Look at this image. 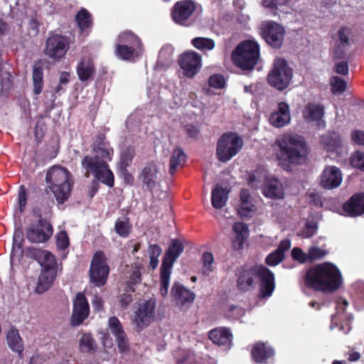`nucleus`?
Returning a JSON list of instances; mask_svg holds the SVG:
<instances>
[{
  "mask_svg": "<svg viewBox=\"0 0 364 364\" xmlns=\"http://www.w3.org/2000/svg\"><path fill=\"white\" fill-rule=\"evenodd\" d=\"M18 200L19 212L21 213L24 210L27 202L26 190L23 186L18 190Z\"/></svg>",
  "mask_w": 364,
  "mask_h": 364,
  "instance_id": "obj_60",
  "label": "nucleus"
},
{
  "mask_svg": "<svg viewBox=\"0 0 364 364\" xmlns=\"http://www.w3.org/2000/svg\"><path fill=\"white\" fill-rule=\"evenodd\" d=\"M231 57L237 67L242 70H251L259 60V44L254 41H245L233 50Z\"/></svg>",
  "mask_w": 364,
  "mask_h": 364,
  "instance_id": "obj_7",
  "label": "nucleus"
},
{
  "mask_svg": "<svg viewBox=\"0 0 364 364\" xmlns=\"http://www.w3.org/2000/svg\"><path fill=\"white\" fill-rule=\"evenodd\" d=\"M208 84L215 89H222L225 85V80L223 75L215 74L209 77Z\"/></svg>",
  "mask_w": 364,
  "mask_h": 364,
  "instance_id": "obj_54",
  "label": "nucleus"
},
{
  "mask_svg": "<svg viewBox=\"0 0 364 364\" xmlns=\"http://www.w3.org/2000/svg\"><path fill=\"white\" fill-rule=\"evenodd\" d=\"M56 245L60 250H65L69 245V238L67 233L64 231H60L56 235Z\"/></svg>",
  "mask_w": 364,
  "mask_h": 364,
  "instance_id": "obj_57",
  "label": "nucleus"
},
{
  "mask_svg": "<svg viewBox=\"0 0 364 364\" xmlns=\"http://www.w3.org/2000/svg\"><path fill=\"white\" fill-rule=\"evenodd\" d=\"M243 146V139L235 132L223 134L218 139L216 156L221 162H228L236 156Z\"/></svg>",
  "mask_w": 364,
  "mask_h": 364,
  "instance_id": "obj_8",
  "label": "nucleus"
},
{
  "mask_svg": "<svg viewBox=\"0 0 364 364\" xmlns=\"http://www.w3.org/2000/svg\"><path fill=\"white\" fill-rule=\"evenodd\" d=\"M274 355V350L267 343L258 342L253 346L252 349V358L257 363H265Z\"/></svg>",
  "mask_w": 364,
  "mask_h": 364,
  "instance_id": "obj_29",
  "label": "nucleus"
},
{
  "mask_svg": "<svg viewBox=\"0 0 364 364\" xmlns=\"http://www.w3.org/2000/svg\"><path fill=\"white\" fill-rule=\"evenodd\" d=\"M343 210L347 216H358L364 214V194L353 195L343 205Z\"/></svg>",
  "mask_w": 364,
  "mask_h": 364,
  "instance_id": "obj_24",
  "label": "nucleus"
},
{
  "mask_svg": "<svg viewBox=\"0 0 364 364\" xmlns=\"http://www.w3.org/2000/svg\"><path fill=\"white\" fill-rule=\"evenodd\" d=\"M229 191L220 185L215 186L211 193V204L215 209H221L226 205Z\"/></svg>",
  "mask_w": 364,
  "mask_h": 364,
  "instance_id": "obj_35",
  "label": "nucleus"
},
{
  "mask_svg": "<svg viewBox=\"0 0 364 364\" xmlns=\"http://www.w3.org/2000/svg\"><path fill=\"white\" fill-rule=\"evenodd\" d=\"M6 340L9 348L13 351L16 352L19 355H21L23 350V346L22 339L16 328H11L9 331Z\"/></svg>",
  "mask_w": 364,
  "mask_h": 364,
  "instance_id": "obj_38",
  "label": "nucleus"
},
{
  "mask_svg": "<svg viewBox=\"0 0 364 364\" xmlns=\"http://www.w3.org/2000/svg\"><path fill=\"white\" fill-rule=\"evenodd\" d=\"M38 262L42 267V270H56V261L54 255L47 250H39L36 252Z\"/></svg>",
  "mask_w": 364,
  "mask_h": 364,
  "instance_id": "obj_37",
  "label": "nucleus"
},
{
  "mask_svg": "<svg viewBox=\"0 0 364 364\" xmlns=\"http://www.w3.org/2000/svg\"><path fill=\"white\" fill-rule=\"evenodd\" d=\"M265 41L274 48H280L284 41V29L274 22H268L265 24L262 31Z\"/></svg>",
  "mask_w": 364,
  "mask_h": 364,
  "instance_id": "obj_17",
  "label": "nucleus"
},
{
  "mask_svg": "<svg viewBox=\"0 0 364 364\" xmlns=\"http://www.w3.org/2000/svg\"><path fill=\"white\" fill-rule=\"evenodd\" d=\"M115 53L117 56L122 60L133 61L141 55V49L127 46L124 44H117Z\"/></svg>",
  "mask_w": 364,
  "mask_h": 364,
  "instance_id": "obj_36",
  "label": "nucleus"
},
{
  "mask_svg": "<svg viewBox=\"0 0 364 364\" xmlns=\"http://www.w3.org/2000/svg\"><path fill=\"white\" fill-rule=\"evenodd\" d=\"M185 158L186 155L183 149L179 147L173 149L170 159L169 173L171 174H173L178 168L183 165Z\"/></svg>",
  "mask_w": 364,
  "mask_h": 364,
  "instance_id": "obj_40",
  "label": "nucleus"
},
{
  "mask_svg": "<svg viewBox=\"0 0 364 364\" xmlns=\"http://www.w3.org/2000/svg\"><path fill=\"white\" fill-rule=\"evenodd\" d=\"M209 338L215 344L229 347L232 336L228 328H218L210 331Z\"/></svg>",
  "mask_w": 364,
  "mask_h": 364,
  "instance_id": "obj_33",
  "label": "nucleus"
},
{
  "mask_svg": "<svg viewBox=\"0 0 364 364\" xmlns=\"http://www.w3.org/2000/svg\"><path fill=\"white\" fill-rule=\"evenodd\" d=\"M275 144L278 147L277 159L284 169H288L290 164H299L306 161L308 150L302 136L286 134L277 138Z\"/></svg>",
  "mask_w": 364,
  "mask_h": 364,
  "instance_id": "obj_3",
  "label": "nucleus"
},
{
  "mask_svg": "<svg viewBox=\"0 0 364 364\" xmlns=\"http://www.w3.org/2000/svg\"><path fill=\"white\" fill-rule=\"evenodd\" d=\"M155 309V299H151L139 304L137 309L134 311L132 320L137 331H141L154 320Z\"/></svg>",
  "mask_w": 364,
  "mask_h": 364,
  "instance_id": "obj_11",
  "label": "nucleus"
},
{
  "mask_svg": "<svg viewBox=\"0 0 364 364\" xmlns=\"http://www.w3.org/2000/svg\"><path fill=\"white\" fill-rule=\"evenodd\" d=\"M33 92L39 95L43 90V72L41 67L34 66L33 69Z\"/></svg>",
  "mask_w": 364,
  "mask_h": 364,
  "instance_id": "obj_44",
  "label": "nucleus"
},
{
  "mask_svg": "<svg viewBox=\"0 0 364 364\" xmlns=\"http://www.w3.org/2000/svg\"><path fill=\"white\" fill-rule=\"evenodd\" d=\"M237 287L242 291H248L255 285L257 278L260 279L259 297L266 299L272 296L274 288V277L264 266L242 267L238 270Z\"/></svg>",
  "mask_w": 364,
  "mask_h": 364,
  "instance_id": "obj_4",
  "label": "nucleus"
},
{
  "mask_svg": "<svg viewBox=\"0 0 364 364\" xmlns=\"http://www.w3.org/2000/svg\"><path fill=\"white\" fill-rule=\"evenodd\" d=\"M124 44L127 46L135 47L141 49V43L139 38L129 31H125L119 35L117 43Z\"/></svg>",
  "mask_w": 364,
  "mask_h": 364,
  "instance_id": "obj_41",
  "label": "nucleus"
},
{
  "mask_svg": "<svg viewBox=\"0 0 364 364\" xmlns=\"http://www.w3.org/2000/svg\"><path fill=\"white\" fill-rule=\"evenodd\" d=\"M192 45L200 50H211L215 47V42L210 38L197 37L192 40Z\"/></svg>",
  "mask_w": 364,
  "mask_h": 364,
  "instance_id": "obj_46",
  "label": "nucleus"
},
{
  "mask_svg": "<svg viewBox=\"0 0 364 364\" xmlns=\"http://www.w3.org/2000/svg\"><path fill=\"white\" fill-rule=\"evenodd\" d=\"M69 48V42L66 38L60 35H53L46 41L45 53L53 60H60L66 53Z\"/></svg>",
  "mask_w": 364,
  "mask_h": 364,
  "instance_id": "obj_13",
  "label": "nucleus"
},
{
  "mask_svg": "<svg viewBox=\"0 0 364 364\" xmlns=\"http://www.w3.org/2000/svg\"><path fill=\"white\" fill-rule=\"evenodd\" d=\"M292 77L293 71L287 62L282 58H277L268 75L267 82L270 86L282 91L290 85Z\"/></svg>",
  "mask_w": 364,
  "mask_h": 364,
  "instance_id": "obj_9",
  "label": "nucleus"
},
{
  "mask_svg": "<svg viewBox=\"0 0 364 364\" xmlns=\"http://www.w3.org/2000/svg\"><path fill=\"white\" fill-rule=\"evenodd\" d=\"M134 156V149L132 147L125 148L122 151L119 166L122 169H125Z\"/></svg>",
  "mask_w": 364,
  "mask_h": 364,
  "instance_id": "obj_52",
  "label": "nucleus"
},
{
  "mask_svg": "<svg viewBox=\"0 0 364 364\" xmlns=\"http://www.w3.org/2000/svg\"><path fill=\"white\" fill-rule=\"evenodd\" d=\"M57 270L45 269L42 270L38 277L36 291L38 294H43L48 291L52 286L55 277Z\"/></svg>",
  "mask_w": 364,
  "mask_h": 364,
  "instance_id": "obj_31",
  "label": "nucleus"
},
{
  "mask_svg": "<svg viewBox=\"0 0 364 364\" xmlns=\"http://www.w3.org/2000/svg\"><path fill=\"white\" fill-rule=\"evenodd\" d=\"M245 314V311L242 308L239 306H231L227 316L234 319H239Z\"/></svg>",
  "mask_w": 364,
  "mask_h": 364,
  "instance_id": "obj_61",
  "label": "nucleus"
},
{
  "mask_svg": "<svg viewBox=\"0 0 364 364\" xmlns=\"http://www.w3.org/2000/svg\"><path fill=\"white\" fill-rule=\"evenodd\" d=\"M108 327L112 334L115 337L119 349L121 351L126 350L128 348V342L119 318L116 316H111L108 319Z\"/></svg>",
  "mask_w": 364,
  "mask_h": 364,
  "instance_id": "obj_22",
  "label": "nucleus"
},
{
  "mask_svg": "<svg viewBox=\"0 0 364 364\" xmlns=\"http://www.w3.org/2000/svg\"><path fill=\"white\" fill-rule=\"evenodd\" d=\"M109 270L105 254L100 251L97 252L90 264V282L98 287L104 286L107 281Z\"/></svg>",
  "mask_w": 364,
  "mask_h": 364,
  "instance_id": "obj_10",
  "label": "nucleus"
},
{
  "mask_svg": "<svg viewBox=\"0 0 364 364\" xmlns=\"http://www.w3.org/2000/svg\"><path fill=\"white\" fill-rule=\"evenodd\" d=\"M132 230V224L127 218H118L114 224L116 233L122 237H127Z\"/></svg>",
  "mask_w": 364,
  "mask_h": 364,
  "instance_id": "obj_43",
  "label": "nucleus"
},
{
  "mask_svg": "<svg viewBox=\"0 0 364 364\" xmlns=\"http://www.w3.org/2000/svg\"><path fill=\"white\" fill-rule=\"evenodd\" d=\"M290 121L291 114L289 105L284 102L278 103L277 108L269 116L270 124L276 128H281L289 124Z\"/></svg>",
  "mask_w": 364,
  "mask_h": 364,
  "instance_id": "obj_20",
  "label": "nucleus"
},
{
  "mask_svg": "<svg viewBox=\"0 0 364 364\" xmlns=\"http://www.w3.org/2000/svg\"><path fill=\"white\" fill-rule=\"evenodd\" d=\"M330 85L331 92L335 95L341 94L345 92L347 86L346 82L337 76H334L331 79Z\"/></svg>",
  "mask_w": 364,
  "mask_h": 364,
  "instance_id": "obj_49",
  "label": "nucleus"
},
{
  "mask_svg": "<svg viewBox=\"0 0 364 364\" xmlns=\"http://www.w3.org/2000/svg\"><path fill=\"white\" fill-rule=\"evenodd\" d=\"M348 65L345 61L339 62L336 65V72L341 75H348Z\"/></svg>",
  "mask_w": 364,
  "mask_h": 364,
  "instance_id": "obj_64",
  "label": "nucleus"
},
{
  "mask_svg": "<svg viewBox=\"0 0 364 364\" xmlns=\"http://www.w3.org/2000/svg\"><path fill=\"white\" fill-rule=\"evenodd\" d=\"M203 267L202 272L205 275H209L215 269L214 258L212 253L206 252L202 257Z\"/></svg>",
  "mask_w": 364,
  "mask_h": 364,
  "instance_id": "obj_47",
  "label": "nucleus"
},
{
  "mask_svg": "<svg viewBox=\"0 0 364 364\" xmlns=\"http://www.w3.org/2000/svg\"><path fill=\"white\" fill-rule=\"evenodd\" d=\"M171 296L181 309H186L194 301L195 294L182 284L175 282L171 291Z\"/></svg>",
  "mask_w": 364,
  "mask_h": 364,
  "instance_id": "obj_18",
  "label": "nucleus"
},
{
  "mask_svg": "<svg viewBox=\"0 0 364 364\" xmlns=\"http://www.w3.org/2000/svg\"><path fill=\"white\" fill-rule=\"evenodd\" d=\"M144 183L149 189H152L159 182L161 176L159 169L156 163H151L142 171L141 174Z\"/></svg>",
  "mask_w": 364,
  "mask_h": 364,
  "instance_id": "obj_28",
  "label": "nucleus"
},
{
  "mask_svg": "<svg viewBox=\"0 0 364 364\" xmlns=\"http://www.w3.org/2000/svg\"><path fill=\"white\" fill-rule=\"evenodd\" d=\"M317 229V223L314 220H309L306 223L304 229L297 233V235L303 238H309L316 233Z\"/></svg>",
  "mask_w": 364,
  "mask_h": 364,
  "instance_id": "obj_48",
  "label": "nucleus"
},
{
  "mask_svg": "<svg viewBox=\"0 0 364 364\" xmlns=\"http://www.w3.org/2000/svg\"><path fill=\"white\" fill-rule=\"evenodd\" d=\"M141 282V272L139 267L135 265L132 267L130 275L127 280V287L130 291H134L132 286Z\"/></svg>",
  "mask_w": 364,
  "mask_h": 364,
  "instance_id": "obj_51",
  "label": "nucleus"
},
{
  "mask_svg": "<svg viewBox=\"0 0 364 364\" xmlns=\"http://www.w3.org/2000/svg\"><path fill=\"white\" fill-rule=\"evenodd\" d=\"M284 254L279 252L277 250L269 254L266 258V262L270 266H276L284 259Z\"/></svg>",
  "mask_w": 364,
  "mask_h": 364,
  "instance_id": "obj_56",
  "label": "nucleus"
},
{
  "mask_svg": "<svg viewBox=\"0 0 364 364\" xmlns=\"http://www.w3.org/2000/svg\"><path fill=\"white\" fill-rule=\"evenodd\" d=\"M46 181L57 202L63 204L70 197L72 188L71 175L68 169L60 166H52L47 171Z\"/></svg>",
  "mask_w": 364,
  "mask_h": 364,
  "instance_id": "obj_5",
  "label": "nucleus"
},
{
  "mask_svg": "<svg viewBox=\"0 0 364 364\" xmlns=\"http://www.w3.org/2000/svg\"><path fill=\"white\" fill-rule=\"evenodd\" d=\"M96 343L90 333H82L79 338V348L82 353H92L96 350Z\"/></svg>",
  "mask_w": 364,
  "mask_h": 364,
  "instance_id": "obj_39",
  "label": "nucleus"
},
{
  "mask_svg": "<svg viewBox=\"0 0 364 364\" xmlns=\"http://www.w3.org/2000/svg\"><path fill=\"white\" fill-rule=\"evenodd\" d=\"M240 203L237 207V213L242 218H252L256 210V206L247 189H242L240 195Z\"/></svg>",
  "mask_w": 364,
  "mask_h": 364,
  "instance_id": "obj_25",
  "label": "nucleus"
},
{
  "mask_svg": "<svg viewBox=\"0 0 364 364\" xmlns=\"http://www.w3.org/2000/svg\"><path fill=\"white\" fill-rule=\"evenodd\" d=\"M291 256L294 259L299 261L301 263L309 262L308 252L305 253L301 249L294 247L291 250Z\"/></svg>",
  "mask_w": 364,
  "mask_h": 364,
  "instance_id": "obj_58",
  "label": "nucleus"
},
{
  "mask_svg": "<svg viewBox=\"0 0 364 364\" xmlns=\"http://www.w3.org/2000/svg\"><path fill=\"white\" fill-rule=\"evenodd\" d=\"M282 5L279 0H262V6L269 9V11L274 15L277 14L278 6Z\"/></svg>",
  "mask_w": 364,
  "mask_h": 364,
  "instance_id": "obj_59",
  "label": "nucleus"
},
{
  "mask_svg": "<svg viewBox=\"0 0 364 364\" xmlns=\"http://www.w3.org/2000/svg\"><path fill=\"white\" fill-rule=\"evenodd\" d=\"M343 180L341 170L334 166L325 168L321 176V185L326 189H333L338 187Z\"/></svg>",
  "mask_w": 364,
  "mask_h": 364,
  "instance_id": "obj_19",
  "label": "nucleus"
},
{
  "mask_svg": "<svg viewBox=\"0 0 364 364\" xmlns=\"http://www.w3.org/2000/svg\"><path fill=\"white\" fill-rule=\"evenodd\" d=\"M325 114L324 107L318 103L310 102L304 107L302 114L308 122H316L318 125H324L323 117Z\"/></svg>",
  "mask_w": 364,
  "mask_h": 364,
  "instance_id": "obj_23",
  "label": "nucleus"
},
{
  "mask_svg": "<svg viewBox=\"0 0 364 364\" xmlns=\"http://www.w3.org/2000/svg\"><path fill=\"white\" fill-rule=\"evenodd\" d=\"M196 9L191 0H184L177 2L172 11L173 21L178 24H183Z\"/></svg>",
  "mask_w": 364,
  "mask_h": 364,
  "instance_id": "obj_21",
  "label": "nucleus"
},
{
  "mask_svg": "<svg viewBox=\"0 0 364 364\" xmlns=\"http://www.w3.org/2000/svg\"><path fill=\"white\" fill-rule=\"evenodd\" d=\"M328 252L322 247L316 245L311 246L308 251L309 261L312 262L317 259H321L328 255Z\"/></svg>",
  "mask_w": 364,
  "mask_h": 364,
  "instance_id": "obj_50",
  "label": "nucleus"
},
{
  "mask_svg": "<svg viewBox=\"0 0 364 364\" xmlns=\"http://www.w3.org/2000/svg\"><path fill=\"white\" fill-rule=\"evenodd\" d=\"M173 48L171 45H166L161 48L159 53V61L168 62L172 57Z\"/></svg>",
  "mask_w": 364,
  "mask_h": 364,
  "instance_id": "obj_55",
  "label": "nucleus"
},
{
  "mask_svg": "<svg viewBox=\"0 0 364 364\" xmlns=\"http://www.w3.org/2000/svg\"><path fill=\"white\" fill-rule=\"evenodd\" d=\"M350 34V28L347 27L339 28L337 33L339 43L335 46L333 50L335 58H343L346 49L350 46L349 36Z\"/></svg>",
  "mask_w": 364,
  "mask_h": 364,
  "instance_id": "obj_30",
  "label": "nucleus"
},
{
  "mask_svg": "<svg viewBox=\"0 0 364 364\" xmlns=\"http://www.w3.org/2000/svg\"><path fill=\"white\" fill-rule=\"evenodd\" d=\"M178 63L184 75L192 78L200 71L202 67V58L194 51L187 52L180 56Z\"/></svg>",
  "mask_w": 364,
  "mask_h": 364,
  "instance_id": "obj_14",
  "label": "nucleus"
},
{
  "mask_svg": "<svg viewBox=\"0 0 364 364\" xmlns=\"http://www.w3.org/2000/svg\"><path fill=\"white\" fill-rule=\"evenodd\" d=\"M348 302L345 299H340L336 304V313L332 316L331 328H333L339 326V330L343 331L344 333H348L351 328L349 324L352 321L353 316L350 314H344L345 309L348 306Z\"/></svg>",
  "mask_w": 364,
  "mask_h": 364,
  "instance_id": "obj_15",
  "label": "nucleus"
},
{
  "mask_svg": "<svg viewBox=\"0 0 364 364\" xmlns=\"http://www.w3.org/2000/svg\"><path fill=\"white\" fill-rule=\"evenodd\" d=\"M321 142L323 148L330 152L338 153L343 146V140L336 132L328 133L323 135Z\"/></svg>",
  "mask_w": 364,
  "mask_h": 364,
  "instance_id": "obj_32",
  "label": "nucleus"
},
{
  "mask_svg": "<svg viewBox=\"0 0 364 364\" xmlns=\"http://www.w3.org/2000/svg\"><path fill=\"white\" fill-rule=\"evenodd\" d=\"M183 249V245L179 240H172L168 248L165 252L161 266L172 269L174 262L181 255Z\"/></svg>",
  "mask_w": 364,
  "mask_h": 364,
  "instance_id": "obj_26",
  "label": "nucleus"
},
{
  "mask_svg": "<svg viewBox=\"0 0 364 364\" xmlns=\"http://www.w3.org/2000/svg\"><path fill=\"white\" fill-rule=\"evenodd\" d=\"M162 252V249L158 245H151L148 248L149 257L159 258Z\"/></svg>",
  "mask_w": 364,
  "mask_h": 364,
  "instance_id": "obj_63",
  "label": "nucleus"
},
{
  "mask_svg": "<svg viewBox=\"0 0 364 364\" xmlns=\"http://www.w3.org/2000/svg\"><path fill=\"white\" fill-rule=\"evenodd\" d=\"M52 234L51 225L47 220L40 219L28 228L26 237L31 242L41 243L47 241Z\"/></svg>",
  "mask_w": 364,
  "mask_h": 364,
  "instance_id": "obj_12",
  "label": "nucleus"
},
{
  "mask_svg": "<svg viewBox=\"0 0 364 364\" xmlns=\"http://www.w3.org/2000/svg\"><path fill=\"white\" fill-rule=\"evenodd\" d=\"M343 283L341 273L331 262H323L309 269L305 276L307 287L324 293H332L338 289Z\"/></svg>",
  "mask_w": 364,
  "mask_h": 364,
  "instance_id": "obj_2",
  "label": "nucleus"
},
{
  "mask_svg": "<svg viewBox=\"0 0 364 364\" xmlns=\"http://www.w3.org/2000/svg\"><path fill=\"white\" fill-rule=\"evenodd\" d=\"M350 164L353 167L364 171V153L356 151L352 154Z\"/></svg>",
  "mask_w": 364,
  "mask_h": 364,
  "instance_id": "obj_53",
  "label": "nucleus"
},
{
  "mask_svg": "<svg viewBox=\"0 0 364 364\" xmlns=\"http://www.w3.org/2000/svg\"><path fill=\"white\" fill-rule=\"evenodd\" d=\"M95 67L90 58H82L77 66V74L80 81L90 80L95 73Z\"/></svg>",
  "mask_w": 364,
  "mask_h": 364,
  "instance_id": "obj_34",
  "label": "nucleus"
},
{
  "mask_svg": "<svg viewBox=\"0 0 364 364\" xmlns=\"http://www.w3.org/2000/svg\"><path fill=\"white\" fill-rule=\"evenodd\" d=\"M171 270L172 269L161 266L159 291L163 297L168 295Z\"/></svg>",
  "mask_w": 364,
  "mask_h": 364,
  "instance_id": "obj_42",
  "label": "nucleus"
},
{
  "mask_svg": "<svg viewBox=\"0 0 364 364\" xmlns=\"http://www.w3.org/2000/svg\"><path fill=\"white\" fill-rule=\"evenodd\" d=\"M351 137L353 141L359 145H364V132L355 130L352 132Z\"/></svg>",
  "mask_w": 364,
  "mask_h": 364,
  "instance_id": "obj_62",
  "label": "nucleus"
},
{
  "mask_svg": "<svg viewBox=\"0 0 364 364\" xmlns=\"http://www.w3.org/2000/svg\"><path fill=\"white\" fill-rule=\"evenodd\" d=\"M75 21H77L79 28L82 33H83L87 28H89L92 25L90 15L85 9H81L76 14Z\"/></svg>",
  "mask_w": 364,
  "mask_h": 364,
  "instance_id": "obj_45",
  "label": "nucleus"
},
{
  "mask_svg": "<svg viewBox=\"0 0 364 364\" xmlns=\"http://www.w3.org/2000/svg\"><path fill=\"white\" fill-rule=\"evenodd\" d=\"M113 149L103 134H99L92 144V154L82 160L85 175L92 173L95 178L108 187H113L114 177L109 169L108 161L112 160Z\"/></svg>",
  "mask_w": 364,
  "mask_h": 364,
  "instance_id": "obj_1",
  "label": "nucleus"
},
{
  "mask_svg": "<svg viewBox=\"0 0 364 364\" xmlns=\"http://www.w3.org/2000/svg\"><path fill=\"white\" fill-rule=\"evenodd\" d=\"M249 184L257 189L264 184L263 194L272 199H281L284 196V189L278 178L271 177L264 167H259L249 177Z\"/></svg>",
  "mask_w": 364,
  "mask_h": 364,
  "instance_id": "obj_6",
  "label": "nucleus"
},
{
  "mask_svg": "<svg viewBox=\"0 0 364 364\" xmlns=\"http://www.w3.org/2000/svg\"><path fill=\"white\" fill-rule=\"evenodd\" d=\"M235 236L232 239V247L235 251H239L244 247L249 236L247 226L241 222L235 223L232 226Z\"/></svg>",
  "mask_w": 364,
  "mask_h": 364,
  "instance_id": "obj_27",
  "label": "nucleus"
},
{
  "mask_svg": "<svg viewBox=\"0 0 364 364\" xmlns=\"http://www.w3.org/2000/svg\"><path fill=\"white\" fill-rule=\"evenodd\" d=\"M89 313L90 307L85 296L81 292L77 293L73 301L71 325H80L88 317Z\"/></svg>",
  "mask_w": 364,
  "mask_h": 364,
  "instance_id": "obj_16",
  "label": "nucleus"
}]
</instances>
